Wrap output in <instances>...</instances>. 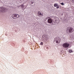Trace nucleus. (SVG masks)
Listing matches in <instances>:
<instances>
[{"label":"nucleus","instance_id":"obj_1","mask_svg":"<svg viewBox=\"0 0 74 74\" xmlns=\"http://www.w3.org/2000/svg\"><path fill=\"white\" fill-rule=\"evenodd\" d=\"M66 31V33L68 34L74 32V29L72 27H67Z\"/></svg>","mask_w":74,"mask_h":74},{"label":"nucleus","instance_id":"obj_2","mask_svg":"<svg viewBox=\"0 0 74 74\" xmlns=\"http://www.w3.org/2000/svg\"><path fill=\"white\" fill-rule=\"evenodd\" d=\"M0 9L1 10V12H5L7 11V9L6 8L3 7H1L0 8Z\"/></svg>","mask_w":74,"mask_h":74},{"label":"nucleus","instance_id":"obj_3","mask_svg":"<svg viewBox=\"0 0 74 74\" xmlns=\"http://www.w3.org/2000/svg\"><path fill=\"white\" fill-rule=\"evenodd\" d=\"M20 16L18 14H14L12 15V17L14 19H16V18H19Z\"/></svg>","mask_w":74,"mask_h":74},{"label":"nucleus","instance_id":"obj_4","mask_svg":"<svg viewBox=\"0 0 74 74\" xmlns=\"http://www.w3.org/2000/svg\"><path fill=\"white\" fill-rule=\"evenodd\" d=\"M69 45L68 43H65L63 44V46L64 48H66L68 47L69 46Z\"/></svg>","mask_w":74,"mask_h":74},{"label":"nucleus","instance_id":"obj_5","mask_svg":"<svg viewBox=\"0 0 74 74\" xmlns=\"http://www.w3.org/2000/svg\"><path fill=\"white\" fill-rule=\"evenodd\" d=\"M37 14L38 16H39V17H41V16H43V14H42L40 11L38 12Z\"/></svg>","mask_w":74,"mask_h":74},{"label":"nucleus","instance_id":"obj_6","mask_svg":"<svg viewBox=\"0 0 74 74\" xmlns=\"http://www.w3.org/2000/svg\"><path fill=\"white\" fill-rule=\"evenodd\" d=\"M48 22L49 23H52L53 21L51 18H49L48 20Z\"/></svg>","mask_w":74,"mask_h":74},{"label":"nucleus","instance_id":"obj_7","mask_svg":"<svg viewBox=\"0 0 74 74\" xmlns=\"http://www.w3.org/2000/svg\"><path fill=\"white\" fill-rule=\"evenodd\" d=\"M58 5V4L57 3L56 4H54V7H56Z\"/></svg>","mask_w":74,"mask_h":74},{"label":"nucleus","instance_id":"obj_8","mask_svg":"<svg viewBox=\"0 0 74 74\" xmlns=\"http://www.w3.org/2000/svg\"><path fill=\"white\" fill-rule=\"evenodd\" d=\"M72 51V50H70L69 51V52L70 53H71L72 52H73V51Z\"/></svg>","mask_w":74,"mask_h":74},{"label":"nucleus","instance_id":"obj_9","mask_svg":"<svg viewBox=\"0 0 74 74\" xmlns=\"http://www.w3.org/2000/svg\"><path fill=\"white\" fill-rule=\"evenodd\" d=\"M21 7L22 8H24V5H21Z\"/></svg>","mask_w":74,"mask_h":74},{"label":"nucleus","instance_id":"obj_10","mask_svg":"<svg viewBox=\"0 0 74 74\" xmlns=\"http://www.w3.org/2000/svg\"><path fill=\"white\" fill-rule=\"evenodd\" d=\"M59 8V5H58V6H57V8H56L57 9H58Z\"/></svg>","mask_w":74,"mask_h":74},{"label":"nucleus","instance_id":"obj_11","mask_svg":"<svg viewBox=\"0 0 74 74\" xmlns=\"http://www.w3.org/2000/svg\"><path fill=\"white\" fill-rule=\"evenodd\" d=\"M40 45H43V42H41L40 43Z\"/></svg>","mask_w":74,"mask_h":74},{"label":"nucleus","instance_id":"obj_12","mask_svg":"<svg viewBox=\"0 0 74 74\" xmlns=\"http://www.w3.org/2000/svg\"><path fill=\"white\" fill-rule=\"evenodd\" d=\"M60 4H61L62 5H64V3H60Z\"/></svg>","mask_w":74,"mask_h":74},{"label":"nucleus","instance_id":"obj_13","mask_svg":"<svg viewBox=\"0 0 74 74\" xmlns=\"http://www.w3.org/2000/svg\"><path fill=\"white\" fill-rule=\"evenodd\" d=\"M72 2L73 3H74V0H72Z\"/></svg>","mask_w":74,"mask_h":74},{"label":"nucleus","instance_id":"obj_14","mask_svg":"<svg viewBox=\"0 0 74 74\" xmlns=\"http://www.w3.org/2000/svg\"><path fill=\"white\" fill-rule=\"evenodd\" d=\"M56 42L57 43H58V41L57 40L56 41Z\"/></svg>","mask_w":74,"mask_h":74},{"label":"nucleus","instance_id":"obj_15","mask_svg":"<svg viewBox=\"0 0 74 74\" xmlns=\"http://www.w3.org/2000/svg\"><path fill=\"white\" fill-rule=\"evenodd\" d=\"M46 48L47 49H48L49 48H48V47H46Z\"/></svg>","mask_w":74,"mask_h":74},{"label":"nucleus","instance_id":"obj_16","mask_svg":"<svg viewBox=\"0 0 74 74\" xmlns=\"http://www.w3.org/2000/svg\"><path fill=\"white\" fill-rule=\"evenodd\" d=\"M57 39L56 38H54V40H55L56 39Z\"/></svg>","mask_w":74,"mask_h":74},{"label":"nucleus","instance_id":"obj_17","mask_svg":"<svg viewBox=\"0 0 74 74\" xmlns=\"http://www.w3.org/2000/svg\"><path fill=\"white\" fill-rule=\"evenodd\" d=\"M59 42H60V41Z\"/></svg>","mask_w":74,"mask_h":74}]
</instances>
